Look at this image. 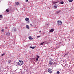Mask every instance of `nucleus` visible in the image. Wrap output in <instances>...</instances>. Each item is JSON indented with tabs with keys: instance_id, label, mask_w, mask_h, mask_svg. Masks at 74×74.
Here are the masks:
<instances>
[{
	"instance_id": "nucleus-1",
	"label": "nucleus",
	"mask_w": 74,
	"mask_h": 74,
	"mask_svg": "<svg viewBox=\"0 0 74 74\" xmlns=\"http://www.w3.org/2000/svg\"><path fill=\"white\" fill-rule=\"evenodd\" d=\"M23 64V62L22 61H21L18 62V65L21 66V65H22Z\"/></svg>"
},
{
	"instance_id": "nucleus-2",
	"label": "nucleus",
	"mask_w": 74,
	"mask_h": 74,
	"mask_svg": "<svg viewBox=\"0 0 74 74\" xmlns=\"http://www.w3.org/2000/svg\"><path fill=\"white\" fill-rule=\"evenodd\" d=\"M58 24L60 26L62 24V22L61 21H58Z\"/></svg>"
},
{
	"instance_id": "nucleus-3",
	"label": "nucleus",
	"mask_w": 74,
	"mask_h": 74,
	"mask_svg": "<svg viewBox=\"0 0 74 74\" xmlns=\"http://www.w3.org/2000/svg\"><path fill=\"white\" fill-rule=\"evenodd\" d=\"M48 71L49 73H50V74H51L52 72V69H48Z\"/></svg>"
},
{
	"instance_id": "nucleus-4",
	"label": "nucleus",
	"mask_w": 74,
	"mask_h": 74,
	"mask_svg": "<svg viewBox=\"0 0 74 74\" xmlns=\"http://www.w3.org/2000/svg\"><path fill=\"white\" fill-rule=\"evenodd\" d=\"M40 58V57L39 56L37 55V57H36V61H37V60H38V59Z\"/></svg>"
},
{
	"instance_id": "nucleus-5",
	"label": "nucleus",
	"mask_w": 74,
	"mask_h": 74,
	"mask_svg": "<svg viewBox=\"0 0 74 74\" xmlns=\"http://www.w3.org/2000/svg\"><path fill=\"white\" fill-rule=\"evenodd\" d=\"M49 64L50 65H52L53 64V62L51 61H49Z\"/></svg>"
},
{
	"instance_id": "nucleus-6",
	"label": "nucleus",
	"mask_w": 74,
	"mask_h": 74,
	"mask_svg": "<svg viewBox=\"0 0 74 74\" xmlns=\"http://www.w3.org/2000/svg\"><path fill=\"white\" fill-rule=\"evenodd\" d=\"M29 38L30 40H33V38L32 36H29Z\"/></svg>"
},
{
	"instance_id": "nucleus-7",
	"label": "nucleus",
	"mask_w": 74,
	"mask_h": 74,
	"mask_svg": "<svg viewBox=\"0 0 74 74\" xmlns=\"http://www.w3.org/2000/svg\"><path fill=\"white\" fill-rule=\"evenodd\" d=\"M12 30L13 32H15V31H16V29L15 28L13 27L12 28Z\"/></svg>"
},
{
	"instance_id": "nucleus-8",
	"label": "nucleus",
	"mask_w": 74,
	"mask_h": 74,
	"mask_svg": "<svg viewBox=\"0 0 74 74\" xmlns=\"http://www.w3.org/2000/svg\"><path fill=\"white\" fill-rule=\"evenodd\" d=\"M6 35L8 37H9V36H10V34L9 33H7L6 34Z\"/></svg>"
},
{
	"instance_id": "nucleus-9",
	"label": "nucleus",
	"mask_w": 74,
	"mask_h": 74,
	"mask_svg": "<svg viewBox=\"0 0 74 74\" xmlns=\"http://www.w3.org/2000/svg\"><path fill=\"white\" fill-rule=\"evenodd\" d=\"M54 31V29H51V30H50V32H53Z\"/></svg>"
},
{
	"instance_id": "nucleus-10",
	"label": "nucleus",
	"mask_w": 74,
	"mask_h": 74,
	"mask_svg": "<svg viewBox=\"0 0 74 74\" xmlns=\"http://www.w3.org/2000/svg\"><path fill=\"white\" fill-rule=\"evenodd\" d=\"M25 21H29V18H25Z\"/></svg>"
},
{
	"instance_id": "nucleus-11",
	"label": "nucleus",
	"mask_w": 74,
	"mask_h": 74,
	"mask_svg": "<svg viewBox=\"0 0 74 74\" xmlns=\"http://www.w3.org/2000/svg\"><path fill=\"white\" fill-rule=\"evenodd\" d=\"M26 27L28 29H29L30 28V27L28 25H26Z\"/></svg>"
},
{
	"instance_id": "nucleus-12",
	"label": "nucleus",
	"mask_w": 74,
	"mask_h": 74,
	"mask_svg": "<svg viewBox=\"0 0 74 74\" xmlns=\"http://www.w3.org/2000/svg\"><path fill=\"white\" fill-rule=\"evenodd\" d=\"M54 7L57 8L58 7V5H55L54 6Z\"/></svg>"
},
{
	"instance_id": "nucleus-13",
	"label": "nucleus",
	"mask_w": 74,
	"mask_h": 74,
	"mask_svg": "<svg viewBox=\"0 0 74 74\" xmlns=\"http://www.w3.org/2000/svg\"><path fill=\"white\" fill-rule=\"evenodd\" d=\"M60 3L61 4H62L64 3V2H63V1L61 2H60Z\"/></svg>"
},
{
	"instance_id": "nucleus-14",
	"label": "nucleus",
	"mask_w": 74,
	"mask_h": 74,
	"mask_svg": "<svg viewBox=\"0 0 74 74\" xmlns=\"http://www.w3.org/2000/svg\"><path fill=\"white\" fill-rule=\"evenodd\" d=\"M1 32H2L4 33V30L3 29H2L1 30Z\"/></svg>"
},
{
	"instance_id": "nucleus-15",
	"label": "nucleus",
	"mask_w": 74,
	"mask_h": 74,
	"mask_svg": "<svg viewBox=\"0 0 74 74\" xmlns=\"http://www.w3.org/2000/svg\"><path fill=\"white\" fill-rule=\"evenodd\" d=\"M6 11L7 12H9V10L8 9H7Z\"/></svg>"
},
{
	"instance_id": "nucleus-16",
	"label": "nucleus",
	"mask_w": 74,
	"mask_h": 74,
	"mask_svg": "<svg viewBox=\"0 0 74 74\" xmlns=\"http://www.w3.org/2000/svg\"><path fill=\"white\" fill-rule=\"evenodd\" d=\"M16 5H18L19 4V2H16Z\"/></svg>"
},
{
	"instance_id": "nucleus-17",
	"label": "nucleus",
	"mask_w": 74,
	"mask_h": 74,
	"mask_svg": "<svg viewBox=\"0 0 74 74\" xmlns=\"http://www.w3.org/2000/svg\"><path fill=\"white\" fill-rule=\"evenodd\" d=\"M44 42H42V43H41L40 44V45H43V44H44Z\"/></svg>"
},
{
	"instance_id": "nucleus-18",
	"label": "nucleus",
	"mask_w": 74,
	"mask_h": 74,
	"mask_svg": "<svg viewBox=\"0 0 74 74\" xmlns=\"http://www.w3.org/2000/svg\"><path fill=\"white\" fill-rule=\"evenodd\" d=\"M49 60L50 61H52V58H49Z\"/></svg>"
},
{
	"instance_id": "nucleus-19",
	"label": "nucleus",
	"mask_w": 74,
	"mask_h": 74,
	"mask_svg": "<svg viewBox=\"0 0 74 74\" xmlns=\"http://www.w3.org/2000/svg\"><path fill=\"white\" fill-rule=\"evenodd\" d=\"M69 2H72V1H73V0H69Z\"/></svg>"
},
{
	"instance_id": "nucleus-20",
	"label": "nucleus",
	"mask_w": 74,
	"mask_h": 74,
	"mask_svg": "<svg viewBox=\"0 0 74 74\" xmlns=\"http://www.w3.org/2000/svg\"><path fill=\"white\" fill-rule=\"evenodd\" d=\"M57 74H59V73H60V72H59V71H57Z\"/></svg>"
},
{
	"instance_id": "nucleus-21",
	"label": "nucleus",
	"mask_w": 74,
	"mask_h": 74,
	"mask_svg": "<svg viewBox=\"0 0 74 74\" xmlns=\"http://www.w3.org/2000/svg\"><path fill=\"white\" fill-rule=\"evenodd\" d=\"M58 2H53V4H56V3H57Z\"/></svg>"
},
{
	"instance_id": "nucleus-22",
	"label": "nucleus",
	"mask_w": 74,
	"mask_h": 74,
	"mask_svg": "<svg viewBox=\"0 0 74 74\" xmlns=\"http://www.w3.org/2000/svg\"><path fill=\"white\" fill-rule=\"evenodd\" d=\"M4 55H5V54L4 53H3V54L1 55V56H4Z\"/></svg>"
},
{
	"instance_id": "nucleus-23",
	"label": "nucleus",
	"mask_w": 74,
	"mask_h": 74,
	"mask_svg": "<svg viewBox=\"0 0 74 74\" xmlns=\"http://www.w3.org/2000/svg\"><path fill=\"white\" fill-rule=\"evenodd\" d=\"M1 67H2L1 65L0 64V69H1Z\"/></svg>"
},
{
	"instance_id": "nucleus-24",
	"label": "nucleus",
	"mask_w": 74,
	"mask_h": 74,
	"mask_svg": "<svg viewBox=\"0 0 74 74\" xmlns=\"http://www.w3.org/2000/svg\"><path fill=\"white\" fill-rule=\"evenodd\" d=\"M2 16H3V15H0V18H2Z\"/></svg>"
},
{
	"instance_id": "nucleus-25",
	"label": "nucleus",
	"mask_w": 74,
	"mask_h": 74,
	"mask_svg": "<svg viewBox=\"0 0 74 74\" xmlns=\"http://www.w3.org/2000/svg\"><path fill=\"white\" fill-rule=\"evenodd\" d=\"M31 26H33V25L32 24H30Z\"/></svg>"
},
{
	"instance_id": "nucleus-26",
	"label": "nucleus",
	"mask_w": 74,
	"mask_h": 74,
	"mask_svg": "<svg viewBox=\"0 0 74 74\" xmlns=\"http://www.w3.org/2000/svg\"><path fill=\"white\" fill-rule=\"evenodd\" d=\"M34 48H35V47H32V49H34Z\"/></svg>"
},
{
	"instance_id": "nucleus-27",
	"label": "nucleus",
	"mask_w": 74,
	"mask_h": 74,
	"mask_svg": "<svg viewBox=\"0 0 74 74\" xmlns=\"http://www.w3.org/2000/svg\"><path fill=\"white\" fill-rule=\"evenodd\" d=\"M40 36H37V38H40Z\"/></svg>"
},
{
	"instance_id": "nucleus-28",
	"label": "nucleus",
	"mask_w": 74,
	"mask_h": 74,
	"mask_svg": "<svg viewBox=\"0 0 74 74\" xmlns=\"http://www.w3.org/2000/svg\"><path fill=\"white\" fill-rule=\"evenodd\" d=\"M60 12V11H58L57 12V13H59Z\"/></svg>"
},
{
	"instance_id": "nucleus-29",
	"label": "nucleus",
	"mask_w": 74,
	"mask_h": 74,
	"mask_svg": "<svg viewBox=\"0 0 74 74\" xmlns=\"http://www.w3.org/2000/svg\"><path fill=\"white\" fill-rule=\"evenodd\" d=\"M25 1H26V2H27V1H29V0H25Z\"/></svg>"
},
{
	"instance_id": "nucleus-30",
	"label": "nucleus",
	"mask_w": 74,
	"mask_h": 74,
	"mask_svg": "<svg viewBox=\"0 0 74 74\" xmlns=\"http://www.w3.org/2000/svg\"><path fill=\"white\" fill-rule=\"evenodd\" d=\"M32 47L30 46V48H32Z\"/></svg>"
},
{
	"instance_id": "nucleus-31",
	"label": "nucleus",
	"mask_w": 74,
	"mask_h": 74,
	"mask_svg": "<svg viewBox=\"0 0 74 74\" xmlns=\"http://www.w3.org/2000/svg\"><path fill=\"white\" fill-rule=\"evenodd\" d=\"M39 33H41V31H39Z\"/></svg>"
},
{
	"instance_id": "nucleus-32",
	"label": "nucleus",
	"mask_w": 74,
	"mask_h": 74,
	"mask_svg": "<svg viewBox=\"0 0 74 74\" xmlns=\"http://www.w3.org/2000/svg\"><path fill=\"white\" fill-rule=\"evenodd\" d=\"M1 68H0V71H1Z\"/></svg>"
},
{
	"instance_id": "nucleus-33",
	"label": "nucleus",
	"mask_w": 74,
	"mask_h": 74,
	"mask_svg": "<svg viewBox=\"0 0 74 74\" xmlns=\"http://www.w3.org/2000/svg\"><path fill=\"white\" fill-rule=\"evenodd\" d=\"M8 63H10V62L9 61V62H8Z\"/></svg>"
},
{
	"instance_id": "nucleus-34",
	"label": "nucleus",
	"mask_w": 74,
	"mask_h": 74,
	"mask_svg": "<svg viewBox=\"0 0 74 74\" xmlns=\"http://www.w3.org/2000/svg\"><path fill=\"white\" fill-rule=\"evenodd\" d=\"M0 20H1V19H0Z\"/></svg>"
},
{
	"instance_id": "nucleus-35",
	"label": "nucleus",
	"mask_w": 74,
	"mask_h": 74,
	"mask_svg": "<svg viewBox=\"0 0 74 74\" xmlns=\"http://www.w3.org/2000/svg\"><path fill=\"white\" fill-rule=\"evenodd\" d=\"M34 60H35H35H34Z\"/></svg>"
}]
</instances>
